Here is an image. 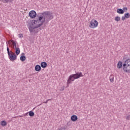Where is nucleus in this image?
Returning a JSON list of instances; mask_svg holds the SVG:
<instances>
[{
	"instance_id": "a211bd4d",
	"label": "nucleus",
	"mask_w": 130,
	"mask_h": 130,
	"mask_svg": "<svg viewBox=\"0 0 130 130\" xmlns=\"http://www.w3.org/2000/svg\"><path fill=\"white\" fill-rule=\"evenodd\" d=\"M28 115H29V116L32 117L33 116H34V115H35V114L34 113V112H33L32 111H30L28 112Z\"/></svg>"
},
{
	"instance_id": "c756f323",
	"label": "nucleus",
	"mask_w": 130,
	"mask_h": 130,
	"mask_svg": "<svg viewBox=\"0 0 130 130\" xmlns=\"http://www.w3.org/2000/svg\"><path fill=\"white\" fill-rule=\"evenodd\" d=\"M63 90H64V87H62V91H63Z\"/></svg>"
},
{
	"instance_id": "5701e85b",
	"label": "nucleus",
	"mask_w": 130,
	"mask_h": 130,
	"mask_svg": "<svg viewBox=\"0 0 130 130\" xmlns=\"http://www.w3.org/2000/svg\"><path fill=\"white\" fill-rule=\"evenodd\" d=\"M129 16H130V15L128 13H125L124 16V17H129Z\"/></svg>"
},
{
	"instance_id": "20e7f679",
	"label": "nucleus",
	"mask_w": 130,
	"mask_h": 130,
	"mask_svg": "<svg viewBox=\"0 0 130 130\" xmlns=\"http://www.w3.org/2000/svg\"><path fill=\"white\" fill-rule=\"evenodd\" d=\"M7 53L10 60H11V61L16 60V59H17V55L16 54H15V53H13L12 51H10V48H9V46H8V44H7Z\"/></svg>"
},
{
	"instance_id": "7c9ffc66",
	"label": "nucleus",
	"mask_w": 130,
	"mask_h": 130,
	"mask_svg": "<svg viewBox=\"0 0 130 130\" xmlns=\"http://www.w3.org/2000/svg\"><path fill=\"white\" fill-rule=\"evenodd\" d=\"M48 100V101H50L52 100V99H48V100Z\"/></svg>"
},
{
	"instance_id": "0eeeda50",
	"label": "nucleus",
	"mask_w": 130,
	"mask_h": 130,
	"mask_svg": "<svg viewBox=\"0 0 130 130\" xmlns=\"http://www.w3.org/2000/svg\"><path fill=\"white\" fill-rule=\"evenodd\" d=\"M28 15L29 17H37V13H36V11L34 10L30 11Z\"/></svg>"
},
{
	"instance_id": "72a5a7b5",
	"label": "nucleus",
	"mask_w": 130,
	"mask_h": 130,
	"mask_svg": "<svg viewBox=\"0 0 130 130\" xmlns=\"http://www.w3.org/2000/svg\"><path fill=\"white\" fill-rule=\"evenodd\" d=\"M34 109H35V108H34Z\"/></svg>"
},
{
	"instance_id": "412c9836",
	"label": "nucleus",
	"mask_w": 130,
	"mask_h": 130,
	"mask_svg": "<svg viewBox=\"0 0 130 130\" xmlns=\"http://www.w3.org/2000/svg\"><path fill=\"white\" fill-rule=\"evenodd\" d=\"M115 21H117V22H118V21H120V17H116L115 18Z\"/></svg>"
},
{
	"instance_id": "39448f33",
	"label": "nucleus",
	"mask_w": 130,
	"mask_h": 130,
	"mask_svg": "<svg viewBox=\"0 0 130 130\" xmlns=\"http://www.w3.org/2000/svg\"><path fill=\"white\" fill-rule=\"evenodd\" d=\"M53 14L50 11H45L43 13H39L37 17H53Z\"/></svg>"
},
{
	"instance_id": "bb28decb",
	"label": "nucleus",
	"mask_w": 130,
	"mask_h": 130,
	"mask_svg": "<svg viewBox=\"0 0 130 130\" xmlns=\"http://www.w3.org/2000/svg\"><path fill=\"white\" fill-rule=\"evenodd\" d=\"M52 19H53V17H50L49 20H52Z\"/></svg>"
},
{
	"instance_id": "ddd939ff",
	"label": "nucleus",
	"mask_w": 130,
	"mask_h": 130,
	"mask_svg": "<svg viewBox=\"0 0 130 130\" xmlns=\"http://www.w3.org/2000/svg\"><path fill=\"white\" fill-rule=\"evenodd\" d=\"M20 52H21V51L20 50V48L19 47L15 48V54L16 55H19L20 54Z\"/></svg>"
},
{
	"instance_id": "9b49d317",
	"label": "nucleus",
	"mask_w": 130,
	"mask_h": 130,
	"mask_svg": "<svg viewBox=\"0 0 130 130\" xmlns=\"http://www.w3.org/2000/svg\"><path fill=\"white\" fill-rule=\"evenodd\" d=\"M41 67L43 69H45L47 67V63L46 62H42L41 63Z\"/></svg>"
},
{
	"instance_id": "a878e982",
	"label": "nucleus",
	"mask_w": 130,
	"mask_h": 130,
	"mask_svg": "<svg viewBox=\"0 0 130 130\" xmlns=\"http://www.w3.org/2000/svg\"><path fill=\"white\" fill-rule=\"evenodd\" d=\"M126 119L127 120H130V115H128V116H126Z\"/></svg>"
},
{
	"instance_id": "4468645a",
	"label": "nucleus",
	"mask_w": 130,
	"mask_h": 130,
	"mask_svg": "<svg viewBox=\"0 0 130 130\" xmlns=\"http://www.w3.org/2000/svg\"><path fill=\"white\" fill-rule=\"evenodd\" d=\"M0 124L2 125V126H6L7 124H8V123H7V121L3 120L1 122Z\"/></svg>"
},
{
	"instance_id": "1a4fd4ad",
	"label": "nucleus",
	"mask_w": 130,
	"mask_h": 130,
	"mask_svg": "<svg viewBox=\"0 0 130 130\" xmlns=\"http://www.w3.org/2000/svg\"><path fill=\"white\" fill-rule=\"evenodd\" d=\"M35 70L36 72H40L41 71V66L39 64H37L35 67Z\"/></svg>"
},
{
	"instance_id": "6ab92c4d",
	"label": "nucleus",
	"mask_w": 130,
	"mask_h": 130,
	"mask_svg": "<svg viewBox=\"0 0 130 130\" xmlns=\"http://www.w3.org/2000/svg\"><path fill=\"white\" fill-rule=\"evenodd\" d=\"M12 42L13 43V48H18V47H17V44L16 43V42L15 41H12Z\"/></svg>"
},
{
	"instance_id": "dca6fc26",
	"label": "nucleus",
	"mask_w": 130,
	"mask_h": 130,
	"mask_svg": "<svg viewBox=\"0 0 130 130\" xmlns=\"http://www.w3.org/2000/svg\"><path fill=\"white\" fill-rule=\"evenodd\" d=\"M14 0H0L1 2H3L5 4H8V3H12Z\"/></svg>"
},
{
	"instance_id": "6e6552de",
	"label": "nucleus",
	"mask_w": 130,
	"mask_h": 130,
	"mask_svg": "<svg viewBox=\"0 0 130 130\" xmlns=\"http://www.w3.org/2000/svg\"><path fill=\"white\" fill-rule=\"evenodd\" d=\"M117 68L119 70L122 68L123 69V64L122 63V62L121 61H119L118 62L117 64Z\"/></svg>"
},
{
	"instance_id": "b1692460",
	"label": "nucleus",
	"mask_w": 130,
	"mask_h": 130,
	"mask_svg": "<svg viewBox=\"0 0 130 130\" xmlns=\"http://www.w3.org/2000/svg\"><path fill=\"white\" fill-rule=\"evenodd\" d=\"M18 36L19 38H23V37H24V36H23V34H19Z\"/></svg>"
},
{
	"instance_id": "2f4dec72",
	"label": "nucleus",
	"mask_w": 130,
	"mask_h": 130,
	"mask_svg": "<svg viewBox=\"0 0 130 130\" xmlns=\"http://www.w3.org/2000/svg\"><path fill=\"white\" fill-rule=\"evenodd\" d=\"M10 47H12V45H10Z\"/></svg>"
},
{
	"instance_id": "9d476101",
	"label": "nucleus",
	"mask_w": 130,
	"mask_h": 130,
	"mask_svg": "<svg viewBox=\"0 0 130 130\" xmlns=\"http://www.w3.org/2000/svg\"><path fill=\"white\" fill-rule=\"evenodd\" d=\"M20 59L21 61H25V60H26V56H25V53H22V55L20 56Z\"/></svg>"
},
{
	"instance_id": "4be33fe9",
	"label": "nucleus",
	"mask_w": 130,
	"mask_h": 130,
	"mask_svg": "<svg viewBox=\"0 0 130 130\" xmlns=\"http://www.w3.org/2000/svg\"><path fill=\"white\" fill-rule=\"evenodd\" d=\"M129 17H122V20L124 21L126 19H128Z\"/></svg>"
},
{
	"instance_id": "aec40b11",
	"label": "nucleus",
	"mask_w": 130,
	"mask_h": 130,
	"mask_svg": "<svg viewBox=\"0 0 130 130\" xmlns=\"http://www.w3.org/2000/svg\"><path fill=\"white\" fill-rule=\"evenodd\" d=\"M67 129V128L65 126H62L60 128H58L57 130H66Z\"/></svg>"
},
{
	"instance_id": "cd10ccee",
	"label": "nucleus",
	"mask_w": 130,
	"mask_h": 130,
	"mask_svg": "<svg viewBox=\"0 0 130 130\" xmlns=\"http://www.w3.org/2000/svg\"><path fill=\"white\" fill-rule=\"evenodd\" d=\"M48 102V100H47L46 102H44V103L46 104Z\"/></svg>"
},
{
	"instance_id": "2eb2a0df",
	"label": "nucleus",
	"mask_w": 130,
	"mask_h": 130,
	"mask_svg": "<svg viewBox=\"0 0 130 130\" xmlns=\"http://www.w3.org/2000/svg\"><path fill=\"white\" fill-rule=\"evenodd\" d=\"M117 13H118V14H122L124 13V11L123 9H117Z\"/></svg>"
},
{
	"instance_id": "f257e3e1",
	"label": "nucleus",
	"mask_w": 130,
	"mask_h": 130,
	"mask_svg": "<svg viewBox=\"0 0 130 130\" xmlns=\"http://www.w3.org/2000/svg\"><path fill=\"white\" fill-rule=\"evenodd\" d=\"M31 19L27 21V26L30 33H34L35 29L40 28L45 22V17H38V19H35V17H30Z\"/></svg>"
},
{
	"instance_id": "f03ea898",
	"label": "nucleus",
	"mask_w": 130,
	"mask_h": 130,
	"mask_svg": "<svg viewBox=\"0 0 130 130\" xmlns=\"http://www.w3.org/2000/svg\"><path fill=\"white\" fill-rule=\"evenodd\" d=\"M123 62V70L125 73H130V58L126 55L124 56Z\"/></svg>"
},
{
	"instance_id": "393cba45",
	"label": "nucleus",
	"mask_w": 130,
	"mask_h": 130,
	"mask_svg": "<svg viewBox=\"0 0 130 130\" xmlns=\"http://www.w3.org/2000/svg\"><path fill=\"white\" fill-rule=\"evenodd\" d=\"M123 11H124V12H127V8L126 7H124L123 8Z\"/></svg>"
},
{
	"instance_id": "7ed1b4c3",
	"label": "nucleus",
	"mask_w": 130,
	"mask_h": 130,
	"mask_svg": "<svg viewBox=\"0 0 130 130\" xmlns=\"http://www.w3.org/2000/svg\"><path fill=\"white\" fill-rule=\"evenodd\" d=\"M81 77H84V75H83V73H82V72H77L76 74L70 75L67 80L68 87H69V85H70V84H72V82H74V81H75V80H77V79H79Z\"/></svg>"
},
{
	"instance_id": "f3484780",
	"label": "nucleus",
	"mask_w": 130,
	"mask_h": 130,
	"mask_svg": "<svg viewBox=\"0 0 130 130\" xmlns=\"http://www.w3.org/2000/svg\"><path fill=\"white\" fill-rule=\"evenodd\" d=\"M110 81L111 83H113V82H114V76L113 75H110Z\"/></svg>"
},
{
	"instance_id": "f8f14e48",
	"label": "nucleus",
	"mask_w": 130,
	"mask_h": 130,
	"mask_svg": "<svg viewBox=\"0 0 130 130\" xmlns=\"http://www.w3.org/2000/svg\"><path fill=\"white\" fill-rule=\"evenodd\" d=\"M72 121H77L78 120V116L76 115H73L71 116Z\"/></svg>"
},
{
	"instance_id": "c85d7f7f",
	"label": "nucleus",
	"mask_w": 130,
	"mask_h": 130,
	"mask_svg": "<svg viewBox=\"0 0 130 130\" xmlns=\"http://www.w3.org/2000/svg\"><path fill=\"white\" fill-rule=\"evenodd\" d=\"M28 115V113H25V114H24V116H26V115Z\"/></svg>"
},
{
	"instance_id": "473e14b6",
	"label": "nucleus",
	"mask_w": 130,
	"mask_h": 130,
	"mask_svg": "<svg viewBox=\"0 0 130 130\" xmlns=\"http://www.w3.org/2000/svg\"><path fill=\"white\" fill-rule=\"evenodd\" d=\"M8 44H11V43H10V42H8Z\"/></svg>"
},
{
	"instance_id": "423d86ee",
	"label": "nucleus",
	"mask_w": 130,
	"mask_h": 130,
	"mask_svg": "<svg viewBox=\"0 0 130 130\" xmlns=\"http://www.w3.org/2000/svg\"><path fill=\"white\" fill-rule=\"evenodd\" d=\"M90 28H92V29H94V28H96L98 27V21L95 19H92L90 22L89 24Z\"/></svg>"
}]
</instances>
